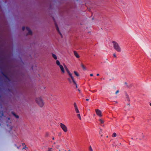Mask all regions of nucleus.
Here are the masks:
<instances>
[{"label":"nucleus","instance_id":"obj_25","mask_svg":"<svg viewBox=\"0 0 151 151\" xmlns=\"http://www.w3.org/2000/svg\"><path fill=\"white\" fill-rule=\"evenodd\" d=\"M119 92V90H117L115 92V94H117Z\"/></svg>","mask_w":151,"mask_h":151},{"label":"nucleus","instance_id":"obj_42","mask_svg":"<svg viewBox=\"0 0 151 151\" xmlns=\"http://www.w3.org/2000/svg\"><path fill=\"white\" fill-rule=\"evenodd\" d=\"M150 105L151 106V103L150 104Z\"/></svg>","mask_w":151,"mask_h":151},{"label":"nucleus","instance_id":"obj_46","mask_svg":"<svg viewBox=\"0 0 151 151\" xmlns=\"http://www.w3.org/2000/svg\"><path fill=\"white\" fill-rule=\"evenodd\" d=\"M68 151H70V150H69Z\"/></svg>","mask_w":151,"mask_h":151},{"label":"nucleus","instance_id":"obj_7","mask_svg":"<svg viewBox=\"0 0 151 151\" xmlns=\"http://www.w3.org/2000/svg\"><path fill=\"white\" fill-rule=\"evenodd\" d=\"M66 71L68 74L69 75V76L71 77V79H73L74 78L72 76V74L70 73L69 70L68 69L66 70Z\"/></svg>","mask_w":151,"mask_h":151},{"label":"nucleus","instance_id":"obj_24","mask_svg":"<svg viewBox=\"0 0 151 151\" xmlns=\"http://www.w3.org/2000/svg\"><path fill=\"white\" fill-rule=\"evenodd\" d=\"M74 106L75 108L77 107V106L76 104V103H74Z\"/></svg>","mask_w":151,"mask_h":151},{"label":"nucleus","instance_id":"obj_23","mask_svg":"<svg viewBox=\"0 0 151 151\" xmlns=\"http://www.w3.org/2000/svg\"><path fill=\"white\" fill-rule=\"evenodd\" d=\"M89 151H93V149L91 146H90L89 148Z\"/></svg>","mask_w":151,"mask_h":151},{"label":"nucleus","instance_id":"obj_13","mask_svg":"<svg viewBox=\"0 0 151 151\" xmlns=\"http://www.w3.org/2000/svg\"><path fill=\"white\" fill-rule=\"evenodd\" d=\"M72 81H73V83H74V84H75L76 85V88H78L77 85V83H76L75 81L74 78H73V79H72Z\"/></svg>","mask_w":151,"mask_h":151},{"label":"nucleus","instance_id":"obj_26","mask_svg":"<svg viewBox=\"0 0 151 151\" xmlns=\"http://www.w3.org/2000/svg\"><path fill=\"white\" fill-rule=\"evenodd\" d=\"M65 69L66 70H67L68 69L65 65Z\"/></svg>","mask_w":151,"mask_h":151},{"label":"nucleus","instance_id":"obj_44","mask_svg":"<svg viewBox=\"0 0 151 151\" xmlns=\"http://www.w3.org/2000/svg\"><path fill=\"white\" fill-rule=\"evenodd\" d=\"M131 139H133V138H132V137Z\"/></svg>","mask_w":151,"mask_h":151},{"label":"nucleus","instance_id":"obj_41","mask_svg":"<svg viewBox=\"0 0 151 151\" xmlns=\"http://www.w3.org/2000/svg\"><path fill=\"white\" fill-rule=\"evenodd\" d=\"M54 137H52V139H53V140H54Z\"/></svg>","mask_w":151,"mask_h":151},{"label":"nucleus","instance_id":"obj_14","mask_svg":"<svg viewBox=\"0 0 151 151\" xmlns=\"http://www.w3.org/2000/svg\"><path fill=\"white\" fill-rule=\"evenodd\" d=\"M52 57L55 59V60H56L57 58L56 56L54 54L52 53Z\"/></svg>","mask_w":151,"mask_h":151},{"label":"nucleus","instance_id":"obj_6","mask_svg":"<svg viewBox=\"0 0 151 151\" xmlns=\"http://www.w3.org/2000/svg\"><path fill=\"white\" fill-rule=\"evenodd\" d=\"M55 26L57 30V31L59 33V34L61 35V37H63L62 35L61 34V33L60 32V31L59 30V29L58 27V25H57V24L56 23H55Z\"/></svg>","mask_w":151,"mask_h":151},{"label":"nucleus","instance_id":"obj_32","mask_svg":"<svg viewBox=\"0 0 151 151\" xmlns=\"http://www.w3.org/2000/svg\"><path fill=\"white\" fill-rule=\"evenodd\" d=\"M142 138H144L145 136H144V135L142 133Z\"/></svg>","mask_w":151,"mask_h":151},{"label":"nucleus","instance_id":"obj_28","mask_svg":"<svg viewBox=\"0 0 151 151\" xmlns=\"http://www.w3.org/2000/svg\"><path fill=\"white\" fill-rule=\"evenodd\" d=\"M113 56L114 57H115V58H116V55L115 54V53H114L113 54Z\"/></svg>","mask_w":151,"mask_h":151},{"label":"nucleus","instance_id":"obj_37","mask_svg":"<svg viewBox=\"0 0 151 151\" xmlns=\"http://www.w3.org/2000/svg\"><path fill=\"white\" fill-rule=\"evenodd\" d=\"M88 100H89V99H86V101H88Z\"/></svg>","mask_w":151,"mask_h":151},{"label":"nucleus","instance_id":"obj_15","mask_svg":"<svg viewBox=\"0 0 151 151\" xmlns=\"http://www.w3.org/2000/svg\"><path fill=\"white\" fill-rule=\"evenodd\" d=\"M56 63L59 66H60V65H60V62L58 60H57L56 61Z\"/></svg>","mask_w":151,"mask_h":151},{"label":"nucleus","instance_id":"obj_20","mask_svg":"<svg viewBox=\"0 0 151 151\" xmlns=\"http://www.w3.org/2000/svg\"><path fill=\"white\" fill-rule=\"evenodd\" d=\"M77 116L79 118V119L80 120H81V116H80V114H78L77 115Z\"/></svg>","mask_w":151,"mask_h":151},{"label":"nucleus","instance_id":"obj_45","mask_svg":"<svg viewBox=\"0 0 151 151\" xmlns=\"http://www.w3.org/2000/svg\"><path fill=\"white\" fill-rule=\"evenodd\" d=\"M8 119H10V118H8Z\"/></svg>","mask_w":151,"mask_h":151},{"label":"nucleus","instance_id":"obj_18","mask_svg":"<svg viewBox=\"0 0 151 151\" xmlns=\"http://www.w3.org/2000/svg\"><path fill=\"white\" fill-rule=\"evenodd\" d=\"M75 111H76V112L77 113H79V110L78 109V107L75 108Z\"/></svg>","mask_w":151,"mask_h":151},{"label":"nucleus","instance_id":"obj_9","mask_svg":"<svg viewBox=\"0 0 151 151\" xmlns=\"http://www.w3.org/2000/svg\"><path fill=\"white\" fill-rule=\"evenodd\" d=\"M73 52L74 55L77 58H78L80 57V56L76 51H74Z\"/></svg>","mask_w":151,"mask_h":151},{"label":"nucleus","instance_id":"obj_2","mask_svg":"<svg viewBox=\"0 0 151 151\" xmlns=\"http://www.w3.org/2000/svg\"><path fill=\"white\" fill-rule=\"evenodd\" d=\"M36 103L40 107H42L43 106L44 104L41 98L38 97L36 99Z\"/></svg>","mask_w":151,"mask_h":151},{"label":"nucleus","instance_id":"obj_11","mask_svg":"<svg viewBox=\"0 0 151 151\" xmlns=\"http://www.w3.org/2000/svg\"><path fill=\"white\" fill-rule=\"evenodd\" d=\"M12 113L16 118L18 119L19 118V116L18 115H16L14 112H12Z\"/></svg>","mask_w":151,"mask_h":151},{"label":"nucleus","instance_id":"obj_17","mask_svg":"<svg viewBox=\"0 0 151 151\" xmlns=\"http://www.w3.org/2000/svg\"><path fill=\"white\" fill-rule=\"evenodd\" d=\"M4 115V114L2 111H0V117H1Z\"/></svg>","mask_w":151,"mask_h":151},{"label":"nucleus","instance_id":"obj_34","mask_svg":"<svg viewBox=\"0 0 151 151\" xmlns=\"http://www.w3.org/2000/svg\"><path fill=\"white\" fill-rule=\"evenodd\" d=\"M90 76H93V74H90Z\"/></svg>","mask_w":151,"mask_h":151},{"label":"nucleus","instance_id":"obj_30","mask_svg":"<svg viewBox=\"0 0 151 151\" xmlns=\"http://www.w3.org/2000/svg\"><path fill=\"white\" fill-rule=\"evenodd\" d=\"M26 148H27L26 147V146L25 145L24 147H23V149H26Z\"/></svg>","mask_w":151,"mask_h":151},{"label":"nucleus","instance_id":"obj_22","mask_svg":"<svg viewBox=\"0 0 151 151\" xmlns=\"http://www.w3.org/2000/svg\"><path fill=\"white\" fill-rule=\"evenodd\" d=\"M116 135V134L115 133H114L112 134V137H115Z\"/></svg>","mask_w":151,"mask_h":151},{"label":"nucleus","instance_id":"obj_27","mask_svg":"<svg viewBox=\"0 0 151 151\" xmlns=\"http://www.w3.org/2000/svg\"><path fill=\"white\" fill-rule=\"evenodd\" d=\"M68 80L69 81L70 83H71L72 82V81H71V80L70 78H68Z\"/></svg>","mask_w":151,"mask_h":151},{"label":"nucleus","instance_id":"obj_12","mask_svg":"<svg viewBox=\"0 0 151 151\" xmlns=\"http://www.w3.org/2000/svg\"><path fill=\"white\" fill-rule=\"evenodd\" d=\"M81 66L82 67L83 69L84 70H86V68L84 66V65H83L82 63H81Z\"/></svg>","mask_w":151,"mask_h":151},{"label":"nucleus","instance_id":"obj_31","mask_svg":"<svg viewBox=\"0 0 151 151\" xmlns=\"http://www.w3.org/2000/svg\"><path fill=\"white\" fill-rule=\"evenodd\" d=\"M48 151H52V150L51 148H49L48 150Z\"/></svg>","mask_w":151,"mask_h":151},{"label":"nucleus","instance_id":"obj_8","mask_svg":"<svg viewBox=\"0 0 151 151\" xmlns=\"http://www.w3.org/2000/svg\"><path fill=\"white\" fill-rule=\"evenodd\" d=\"M59 67H60V70H61L62 73H64L65 72V71L64 70V68H63V65H60V66H59Z\"/></svg>","mask_w":151,"mask_h":151},{"label":"nucleus","instance_id":"obj_4","mask_svg":"<svg viewBox=\"0 0 151 151\" xmlns=\"http://www.w3.org/2000/svg\"><path fill=\"white\" fill-rule=\"evenodd\" d=\"M95 111L96 114L98 115L100 117L102 116V115L101 114V112L100 110L98 109H96L95 110Z\"/></svg>","mask_w":151,"mask_h":151},{"label":"nucleus","instance_id":"obj_16","mask_svg":"<svg viewBox=\"0 0 151 151\" xmlns=\"http://www.w3.org/2000/svg\"><path fill=\"white\" fill-rule=\"evenodd\" d=\"M74 73L77 76H79V74L76 71H74Z\"/></svg>","mask_w":151,"mask_h":151},{"label":"nucleus","instance_id":"obj_43","mask_svg":"<svg viewBox=\"0 0 151 151\" xmlns=\"http://www.w3.org/2000/svg\"><path fill=\"white\" fill-rule=\"evenodd\" d=\"M92 19V20H93L94 19L93 18Z\"/></svg>","mask_w":151,"mask_h":151},{"label":"nucleus","instance_id":"obj_19","mask_svg":"<svg viewBox=\"0 0 151 151\" xmlns=\"http://www.w3.org/2000/svg\"><path fill=\"white\" fill-rule=\"evenodd\" d=\"M126 97L127 100V101H129L130 99L129 98L128 96L126 94Z\"/></svg>","mask_w":151,"mask_h":151},{"label":"nucleus","instance_id":"obj_33","mask_svg":"<svg viewBox=\"0 0 151 151\" xmlns=\"http://www.w3.org/2000/svg\"><path fill=\"white\" fill-rule=\"evenodd\" d=\"M127 106H129V107L130 106V104H127Z\"/></svg>","mask_w":151,"mask_h":151},{"label":"nucleus","instance_id":"obj_39","mask_svg":"<svg viewBox=\"0 0 151 151\" xmlns=\"http://www.w3.org/2000/svg\"><path fill=\"white\" fill-rule=\"evenodd\" d=\"M24 144H24V143H22V145H24Z\"/></svg>","mask_w":151,"mask_h":151},{"label":"nucleus","instance_id":"obj_10","mask_svg":"<svg viewBox=\"0 0 151 151\" xmlns=\"http://www.w3.org/2000/svg\"><path fill=\"white\" fill-rule=\"evenodd\" d=\"M2 75L4 76L8 80H9V77H8L7 75L6 74H5V73H4L3 72H2Z\"/></svg>","mask_w":151,"mask_h":151},{"label":"nucleus","instance_id":"obj_38","mask_svg":"<svg viewBox=\"0 0 151 151\" xmlns=\"http://www.w3.org/2000/svg\"><path fill=\"white\" fill-rule=\"evenodd\" d=\"M125 84H126H126H127V82H125Z\"/></svg>","mask_w":151,"mask_h":151},{"label":"nucleus","instance_id":"obj_40","mask_svg":"<svg viewBox=\"0 0 151 151\" xmlns=\"http://www.w3.org/2000/svg\"><path fill=\"white\" fill-rule=\"evenodd\" d=\"M101 131L100 132H99V133L100 134H101Z\"/></svg>","mask_w":151,"mask_h":151},{"label":"nucleus","instance_id":"obj_35","mask_svg":"<svg viewBox=\"0 0 151 151\" xmlns=\"http://www.w3.org/2000/svg\"><path fill=\"white\" fill-rule=\"evenodd\" d=\"M78 91L79 92V93L81 92V91H80V90L79 89H78Z\"/></svg>","mask_w":151,"mask_h":151},{"label":"nucleus","instance_id":"obj_3","mask_svg":"<svg viewBox=\"0 0 151 151\" xmlns=\"http://www.w3.org/2000/svg\"><path fill=\"white\" fill-rule=\"evenodd\" d=\"M60 126L65 132H66L67 131V128L65 125L63 124L62 123H60Z\"/></svg>","mask_w":151,"mask_h":151},{"label":"nucleus","instance_id":"obj_21","mask_svg":"<svg viewBox=\"0 0 151 151\" xmlns=\"http://www.w3.org/2000/svg\"><path fill=\"white\" fill-rule=\"evenodd\" d=\"M99 121L100 122H101V124H103L104 123V121L101 119H100L99 120Z\"/></svg>","mask_w":151,"mask_h":151},{"label":"nucleus","instance_id":"obj_29","mask_svg":"<svg viewBox=\"0 0 151 151\" xmlns=\"http://www.w3.org/2000/svg\"><path fill=\"white\" fill-rule=\"evenodd\" d=\"M25 27H22V30L23 31H24L25 30Z\"/></svg>","mask_w":151,"mask_h":151},{"label":"nucleus","instance_id":"obj_1","mask_svg":"<svg viewBox=\"0 0 151 151\" xmlns=\"http://www.w3.org/2000/svg\"><path fill=\"white\" fill-rule=\"evenodd\" d=\"M113 44V47L115 50L118 52H121V49L119 45L116 42L113 41L112 42Z\"/></svg>","mask_w":151,"mask_h":151},{"label":"nucleus","instance_id":"obj_36","mask_svg":"<svg viewBox=\"0 0 151 151\" xmlns=\"http://www.w3.org/2000/svg\"><path fill=\"white\" fill-rule=\"evenodd\" d=\"M96 76H99V74L98 73L97 74Z\"/></svg>","mask_w":151,"mask_h":151},{"label":"nucleus","instance_id":"obj_5","mask_svg":"<svg viewBox=\"0 0 151 151\" xmlns=\"http://www.w3.org/2000/svg\"><path fill=\"white\" fill-rule=\"evenodd\" d=\"M26 29L28 31V33L27 34V35H32V32L29 27H26Z\"/></svg>","mask_w":151,"mask_h":151}]
</instances>
